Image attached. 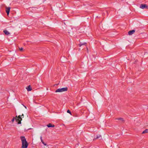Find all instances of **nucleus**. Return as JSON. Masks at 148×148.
I'll return each instance as SVG.
<instances>
[{
	"instance_id": "1",
	"label": "nucleus",
	"mask_w": 148,
	"mask_h": 148,
	"mask_svg": "<svg viewBox=\"0 0 148 148\" xmlns=\"http://www.w3.org/2000/svg\"><path fill=\"white\" fill-rule=\"evenodd\" d=\"M22 142V148H27L28 145V143L26 141V139L24 136H21L20 137Z\"/></svg>"
},
{
	"instance_id": "2",
	"label": "nucleus",
	"mask_w": 148,
	"mask_h": 148,
	"mask_svg": "<svg viewBox=\"0 0 148 148\" xmlns=\"http://www.w3.org/2000/svg\"><path fill=\"white\" fill-rule=\"evenodd\" d=\"M68 88L66 87L63 88H58L55 91L56 92H63L66 91L67 90Z\"/></svg>"
},
{
	"instance_id": "3",
	"label": "nucleus",
	"mask_w": 148,
	"mask_h": 148,
	"mask_svg": "<svg viewBox=\"0 0 148 148\" xmlns=\"http://www.w3.org/2000/svg\"><path fill=\"white\" fill-rule=\"evenodd\" d=\"M140 8L142 9H148V6L146 4H141L140 5Z\"/></svg>"
},
{
	"instance_id": "4",
	"label": "nucleus",
	"mask_w": 148,
	"mask_h": 148,
	"mask_svg": "<svg viewBox=\"0 0 148 148\" xmlns=\"http://www.w3.org/2000/svg\"><path fill=\"white\" fill-rule=\"evenodd\" d=\"M6 12L7 13V15H8L9 14L10 12V7H6Z\"/></svg>"
},
{
	"instance_id": "5",
	"label": "nucleus",
	"mask_w": 148,
	"mask_h": 148,
	"mask_svg": "<svg viewBox=\"0 0 148 148\" xmlns=\"http://www.w3.org/2000/svg\"><path fill=\"white\" fill-rule=\"evenodd\" d=\"M135 32V30H132L128 32V34L129 35H131Z\"/></svg>"
},
{
	"instance_id": "6",
	"label": "nucleus",
	"mask_w": 148,
	"mask_h": 148,
	"mask_svg": "<svg viewBox=\"0 0 148 148\" xmlns=\"http://www.w3.org/2000/svg\"><path fill=\"white\" fill-rule=\"evenodd\" d=\"M16 117H17V118L15 119V120L16 121H19L20 119L21 120H22V118H21V116L20 115L18 116V117H17V116H16Z\"/></svg>"
},
{
	"instance_id": "7",
	"label": "nucleus",
	"mask_w": 148,
	"mask_h": 148,
	"mask_svg": "<svg viewBox=\"0 0 148 148\" xmlns=\"http://www.w3.org/2000/svg\"><path fill=\"white\" fill-rule=\"evenodd\" d=\"M47 126L48 127H54L55 126L54 125H52L50 123L47 125Z\"/></svg>"
},
{
	"instance_id": "8",
	"label": "nucleus",
	"mask_w": 148,
	"mask_h": 148,
	"mask_svg": "<svg viewBox=\"0 0 148 148\" xmlns=\"http://www.w3.org/2000/svg\"><path fill=\"white\" fill-rule=\"evenodd\" d=\"M116 119L120 120L121 122H123L124 121L123 119L121 118H116Z\"/></svg>"
},
{
	"instance_id": "9",
	"label": "nucleus",
	"mask_w": 148,
	"mask_h": 148,
	"mask_svg": "<svg viewBox=\"0 0 148 148\" xmlns=\"http://www.w3.org/2000/svg\"><path fill=\"white\" fill-rule=\"evenodd\" d=\"M27 90L28 91H31L32 89V88L30 86V85H29V86L27 88H26Z\"/></svg>"
},
{
	"instance_id": "10",
	"label": "nucleus",
	"mask_w": 148,
	"mask_h": 148,
	"mask_svg": "<svg viewBox=\"0 0 148 148\" xmlns=\"http://www.w3.org/2000/svg\"><path fill=\"white\" fill-rule=\"evenodd\" d=\"M3 32L4 33L7 35H8L10 34V33L7 30H5L3 31Z\"/></svg>"
},
{
	"instance_id": "11",
	"label": "nucleus",
	"mask_w": 148,
	"mask_h": 148,
	"mask_svg": "<svg viewBox=\"0 0 148 148\" xmlns=\"http://www.w3.org/2000/svg\"><path fill=\"white\" fill-rule=\"evenodd\" d=\"M40 139L41 140V142H42V143L44 145H46L47 144L46 143H45L44 141H43L42 139V136H41L40 137Z\"/></svg>"
},
{
	"instance_id": "12",
	"label": "nucleus",
	"mask_w": 148,
	"mask_h": 148,
	"mask_svg": "<svg viewBox=\"0 0 148 148\" xmlns=\"http://www.w3.org/2000/svg\"><path fill=\"white\" fill-rule=\"evenodd\" d=\"M148 132V129H146L144 130L142 133V134H145Z\"/></svg>"
},
{
	"instance_id": "13",
	"label": "nucleus",
	"mask_w": 148,
	"mask_h": 148,
	"mask_svg": "<svg viewBox=\"0 0 148 148\" xmlns=\"http://www.w3.org/2000/svg\"><path fill=\"white\" fill-rule=\"evenodd\" d=\"M101 137V136L99 134L97 136L96 138H95V139H98Z\"/></svg>"
},
{
	"instance_id": "14",
	"label": "nucleus",
	"mask_w": 148,
	"mask_h": 148,
	"mask_svg": "<svg viewBox=\"0 0 148 148\" xmlns=\"http://www.w3.org/2000/svg\"><path fill=\"white\" fill-rule=\"evenodd\" d=\"M86 44V42L83 43H82V44H79V46L80 47H81V46H82V45H85Z\"/></svg>"
},
{
	"instance_id": "15",
	"label": "nucleus",
	"mask_w": 148,
	"mask_h": 148,
	"mask_svg": "<svg viewBox=\"0 0 148 148\" xmlns=\"http://www.w3.org/2000/svg\"><path fill=\"white\" fill-rule=\"evenodd\" d=\"M67 112L68 113H69L71 115H72V114H71V112L69 110H68L67 111Z\"/></svg>"
},
{
	"instance_id": "16",
	"label": "nucleus",
	"mask_w": 148,
	"mask_h": 148,
	"mask_svg": "<svg viewBox=\"0 0 148 148\" xmlns=\"http://www.w3.org/2000/svg\"><path fill=\"white\" fill-rule=\"evenodd\" d=\"M19 48V50L21 51H23V48H22V47H21V48Z\"/></svg>"
},
{
	"instance_id": "17",
	"label": "nucleus",
	"mask_w": 148,
	"mask_h": 148,
	"mask_svg": "<svg viewBox=\"0 0 148 148\" xmlns=\"http://www.w3.org/2000/svg\"><path fill=\"white\" fill-rule=\"evenodd\" d=\"M21 120H20L19 121H19H18V124H20L21 123Z\"/></svg>"
},
{
	"instance_id": "18",
	"label": "nucleus",
	"mask_w": 148,
	"mask_h": 148,
	"mask_svg": "<svg viewBox=\"0 0 148 148\" xmlns=\"http://www.w3.org/2000/svg\"><path fill=\"white\" fill-rule=\"evenodd\" d=\"M15 119V118L14 117H13V118L12 120V121L13 122L14 121Z\"/></svg>"
},
{
	"instance_id": "19",
	"label": "nucleus",
	"mask_w": 148,
	"mask_h": 148,
	"mask_svg": "<svg viewBox=\"0 0 148 148\" xmlns=\"http://www.w3.org/2000/svg\"><path fill=\"white\" fill-rule=\"evenodd\" d=\"M23 105V106L25 108H27V107L26 106H25L24 105Z\"/></svg>"
},
{
	"instance_id": "20",
	"label": "nucleus",
	"mask_w": 148,
	"mask_h": 148,
	"mask_svg": "<svg viewBox=\"0 0 148 148\" xmlns=\"http://www.w3.org/2000/svg\"><path fill=\"white\" fill-rule=\"evenodd\" d=\"M31 129V128H29V129H28V130H30V129Z\"/></svg>"
},
{
	"instance_id": "21",
	"label": "nucleus",
	"mask_w": 148,
	"mask_h": 148,
	"mask_svg": "<svg viewBox=\"0 0 148 148\" xmlns=\"http://www.w3.org/2000/svg\"><path fill=\"white\" fill-rule=\"evenodd\" d=\"M23 115H23V114L22 116H23Z\"/></svg>"
}]
</instances>
